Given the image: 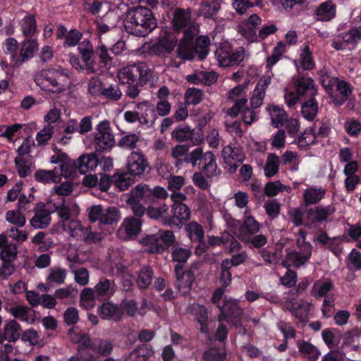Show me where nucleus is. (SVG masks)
Wrapping results in <instances>:
<instances>
[{
  "mask_svg": "<svg viewBox=\"0 0 361 361\" xmlns=\"http://www.w3.org/2000/svg\"><path fill=\"white\" fill-rule=\"evenodd\" d=\"M21 128L20 124L0 126V136L5 137L9 142H14L13 137Z\"/></svg>",
  "mask_w": 361,
  "mask_h": 361,
  "instance_id": "nucleus-61",
  "label": "nucleus"
},
{
  "mask_svg": "<svg viewBox=\"0 0 361 361\" xmlns=\"http://www.w3.org/2000/svg\"><path fill=\"white\" fill-rule=\"evenodd\" d=\"M177 276V287L183 294L189 292L194 281L195 276L190 271H182L181 267L176 266L175 268Z\"/></svg>",
  "mask_w": 361,
  "mask_h": 361,
  "instance_id": "nucleus-30",
  "label": "nucleus"
},
{
  "mask_svg": "<svg viewBox=\"0 0 361 361\" xmlns=\"http://www.w3.org/2000/svg\"><path fill=\"white\" fill-rule=\"evenodd\" d=\"M80 304L85 309L94 306V293L92 288H84L80 294Z\"/></svg>",
  "mask_w": 361,
  "mask_h": 361,
  "instance_id": "nucleus-60",
  "label": "nucleus"
},
{
  "mask_svg": "<svg viewBox=\"0 0 361 361\" xmlns=\"http://www.w3.org/2000/svg\"><path fill=\"white\" fill-rule=\"evenodd\" d=\"M175 242V236L171 231H161L154 235L147 236L145 239L147 245H151L149 251L151 252H160L169 248Z\"/></svg>",
  "mask_w": 361,
  "mask_h": 361,
  "instance_id": "nucleus-11",
  "label": "nucleus"
},
{
  "mask_svg": "<svg viewBox=\"0 0 361 361\" xmlns=\"http://www.w3.org/2000/svg\"><path fill=\"white\" fill-rule=\"evenodd\" d=\"M222 0H203L199 9V15L211 18L219 11Z\"/></svg>",
  "mask_w": 361,
  "mask_h": 361,
  "instance_id": "nucleus-37",
  "label": "nucleus"
},
{
  "mask_svg": "<svg viewBox=\"0 0 361 361\" xmlns=\"http://www.w3.org/2000/svg\"><path fill=\"white\" fill-rule=\"evenodd\" d=\"M78 49L82 59L87 66V73H93L95 71L92 64V57L94 54L93 47L90 41L84 40L78 44Z\"/></svg>",
  "mask_w": 361,
  "mask_h": 361,
  "instance_id": "nucleus-34",
  "label": "nucleus"
},
{
  "mask_svg": "<svg viewBox=\"0 0 361 361\" xmlns=\"http://www.w3.org/2000/svg\"><path fill=\"white\" fill-rule=\"evenodd\" d=\"M20 325L15 320H6L4 323L3 332H0V344L7 341L8 343L16 342L21 335Z\"/></svg>",
  "mask_w": 361,
  "mask_h": 361,
  "instance_id": "nucleus-21",
  "label": "nucleus"
},
{
  "mask_svg": "<svg viewBox=\"0 0 361 361\" xmlns=\"http://www.w3.org/2000/svg\"><path fill=\"white\" fill-rule=\"evenodd\" d=\"M224 294V289L219 288L214 291L212 298V302L216 304L221 311L219 320L220 322L226 320L228 323H231L236 326L238 324L235 319L236 315H238L240 313V310L237 307V300L224 298V304L221 307L219 305V302L222 299Z\"/></svg>",
  "mask_w": 361,
  "mask_h": 361,
  "instance_id": "nucleus-5",
  "label": "nucleus"
},
{
  "mask_svg": "<svg viewBox=\"0 0 361 361\" xmlns=\"http://www.w3.org/2000/svg\"><path fill=\"white\" fill-rule=\"evenodd\" d=\"M23 34L26 37H32L37 31L36 20L33 16L26 15L20 21Z\"/></svg>",
  "mask_w": 361,
  "mask_h": 361,
  "instance_id": "nucleus-47",
  "label": "nucleus"
},
{
  "mask_svg": "<svg viewBox=\"0 0 361 361\" xmlns=\"http://www.w3.org/2000/svg\"><path fill=\"white\" fill-rule=\"evenodd\" d=\"M295 85L298 94L302 98L312 99L317 93L314 82L311 78L301 77L297 80Z\"/></svg>",
  "mask_w": 361,
  "mask_h": 361,
  "instance_id": "nucleus-27",
  "label": "nucleus"
},
{
  "mask_svg": "<svg viewBox=\"0 0 361 361\" xmlns=\"http://www.w3.org/2000/svg\"><path fill=\"white\" fill-rule=\"evenodd\" d=\"M126 27L130 25L135 27V34L144 37L154 30L157 20L151 10L143 6H137L127 11L124 20Z\"/></svg>",
  "mask_w": 361,
  "mask_h": 361,
  "instance_id": "nucleus-1",
  "label": "nucleus"
},
{
  "mask_svg": "<svg viewBox=\"0 0 361 361\" xmlns=\"http://www.w3.org/2000/svg\"><path fill=\"white\" fill-rule=\"evenodd\" d=\"M68 336L73 342L78 344V351L85 361L97 360V357L93 354L88 351L83 353L89 348L92 340L88 336L81 334L78 329H72L68 331Z\"/></svg>",
  "mask_w": 361,
  "mask_h": 361,
  "instance_id": "nucleus-17",
  "label": "nucleus"
},
{
  "mask_svg": "<svg viewBox=\"0 0 361 361\" xmlns=\"http://www.w3.org/2000/svg\"><path fill=\"white\" fill-rule=\"evenodd\" d=\"M267 111L269 114L273 126L279 128L285 124L288 115L283 107L275 104H269L267 106Z\"/></svg>",
  "mask_w": 361,
  "mask_h": 361,
  "instance_id": "nucleus-32",
  "label": "nucleus"
},
{
  "mask_svg": "<svg viewBox=\"0 0 361 361\" xmlns=\"http://www.w3.org/2000/svg\"><path fill=\"white\" fill-rule=\"evenodd\" d=\"M191 23V12L189 8H177L174 11L172 24L175 29L179 30L188 27L185 33H190V28L194 27L190 26Z\"/></svg>",
  "mask_w": 361,
  "mask_h": 361,
  "instance_id": "nucleus-26",
  "label": "nucleus"
},
{
  "mask_svg": "<svg viewBox=\"0 0 361 361\" xmlns=\"http://www.w3.org/2000/svg\"><path fill=\"white\" fill-rule=\"evenodd\" d=\"M172 214L164 219L165 223H168L171 227L174 226L180 229L181 226L190 218V210L185 204H172Z\"/></svg>",
  "mask_w": 361,
  "mask_h": 361,
  "instance_id": "nucleus-16",
  "label": "nucleus"
},
{
  "mask_svg": "<svg viewBox=\"0 0 361 361\" xmlns=\"http://www.w3.org/2000/svg\"><path fill=\"white\" fill-rule=\"evenodd\" d=\"M302 114L308 121H313L317 113V104L314 99H309L302 106Z\"/></svg>",
  "mask_w": 361,
  "mask_h": 361,
  "instance_id": "nucleus-56",
  "label": "nucleus"
},
{
  "mask_svg": "<svg viewBox=\"0 0 361 361\" xmlns=\"http://www.w3.org/2000/svg\"><path fill=\"white\" fill-rule=\"evenodd\" d=\"M185 230L189 238L192 241H203L204 233L202 227L195 221H191L185 226Z\"/></svg>",
  "mask_w": 361,
  "mask_h": 361,
  "instance_id": "nucleus-49",
  "label": "nucleus"
},
{
  "mask_svg": "<svg viewBox=\"0 0 361 361\" xmlns=\"http://www.w3.org/2000/svg\"><path fill=\"white\" fill-rule=\"evenodd\" d=\"M188 312L195 316L196 320L200 325V331L204 334H209V326L212 322L208 320V312L207 308L200 304H192Z\"/></svg>",
  "mask_w": 361,
  "mask_h": 361,
  "instance_id": "nucleus-25",
  "label": "nucleus"
},
{
  "mask_svg": "<svg viewBox=\"0 0 361 361\" xmlns=\"http://www.w3.org/2000/svg\"><path fill=\"white\" fill-rule=\"evenodd\" d=\"M135 71L137 81H139L140 85L145 84L152 77V70L149 66L145 63L135 64Z\"/></svg>",
  "mask_w": 361,
  "mask_h": 361,
  "instance_id": "nucleus-55",
  "label": "nucleus"
},
{
  "mask_svg": "<svg viewBox=\"0 0 361 361\" xmlns=\"http://www.w3.org/2000/svg\"><path fill=\"white\" fill-rule=\"evenodd\" d=\"M298 235L299 237L297 240V244L300 251L288 253L286 258L283 262L284 267H300L304 264L310 258L312 255V245L310 243L305 242L306 233L300 230Z\"/></svg>",
  "mask_w": 361,
  "mask_h": 361,
  "instance_id": "nucleus-6",
  "label": "nucleus"
},
{
  "mask_svg": "<svg viewBox=\"0 0 361 361\" xmlns=\"http://www.w3.org/2000/svg\"><path fill=\"white\" fill-rule=\"evenodd\" d=\"M152 278V268L150 267H144L138 274L137 284L140 288H146L151 283Z\"/></svg>",
  "mask_w": 361,
  "mask_h": 361,
  "instance_id": "nucleus-57",
  "label": "nucleus"
},
{
  "mask_svg": "<svg viewBox=\"0 0 361 361\" xmlns=\"http://www.w3.org/2000/svg\"><path fill=\"white\" fill-rule=\"evenodd\" d=\"M222 157L226 165L225 168L231 172H233L243 161L245 156L240 148L228 145L224 147L222 150Z\"/></svg>",
  "mask_w": 361,
  "mask_h": 361,
  "instance_id": "nucleus-19",
  "label": "nucleus"
},
{
  "mask_svg": "<svg viewBox=\"0 0 361 361\" xmlns=\"http://www.w3.org/2000/svg\"><path fill=\"white\" fill-rule=\"evenodd\" d=\"M59 225L62 227L63 231L66 232L70 237L76 240L92 243L98 242L103 238L102 233L92 232L90 226H83L81 222L78 220L73 219L71 221H60Z\"/></svg>",
  "mask_w": 361,
  "mask_h": 361,
  "instance_id": "nucleus-4",
  "label": "nucleus"
},
{
  "mask_svg": "<svg viewBox=\"0 0 361 361\" xmlns=\"http://www.w3.org/2000/svg\"><path fill=\"white\" fill-rule=\"evenodd\" d=\"M200 166L207 176L212 177L216 174L217 165L215 157L212 152H207L204 154Z\"/></svg>",
  "mask_w": 361,
  "mask_h": 361,
  "instance_id": "nucleus-43",
  "label": "nucleus"
},
{
  "mask_svg": "<svg viewBox=\"0 0 361 361\" xmlns=\"http://www.w3.org/2000/svg\"><path fill=\"white\" fill-rule=\"evenodd\" d=\"M194 30V27L190 28V33H184L182 42L178 47V54L183 59L191 60L197 57L199 60H202L209 53L210 40L207 36L198 37L195 47H192Z\"/></svg>",
  "mask_w": 361,
  "mask_h": 361,
  "instance_id": "nucleus-2",
  "label": "nucleus"
},
{
  "mask_svg": "<svg viewBox=\"0 0 361 361\" xmlns=\"http://www.w3.org/2000/svg\"><path fill=\"white\" fill-rule=\"evenodd\" d=\"M326 190L322 186L310 185L303 192V201L307 205L319 203L326 195Z\"/></svg>",
  "mask_w": 361,
  "mask_h": 361,
  "instance_id": "nucleus-29",
  "label": "nucleus"
},
{
  "mask_svg": "<svg viewBox=\"0 0 361 361\" xmlns=\"http://www.w3.org/2000/svg\"><path fill=\"white\" fill-rule=\"evenodd\" d=\"M50 221V214L45 210H40L31 219L30 224L35 229H42L46 228Z\"/></svg>",
  "mask_w": 361,
  "mask_h": 361,
  "instance_id": "nucleus-45",
  "label": "nucleus"
},
{
  "mask_svg": "<svg viewBox=\"0 0 361 361\" xmlns=\"http://www.w3.org/2000/svg\"><path fill=\"white\" fill-rule=\"evenodd\" d=\"M249 81H246L232 88L228 93V99L234 102V105L228 109L227 114L231 116L239 114L247 102Z\"/></svg>",
  "mask_w": 361,
  "mask_h": 361,
  "instance_id": "nucleus-9",
  "label": "nucleus"
},
{
  "mask_svg": "<svg viewBox=\"0 0 361 361\" xmlns=\"http://www.w3.org/2000/svg\"><path fill=\"white\" fill-rule=\"evenodd\" d=\"M336 208L333 204L326 206L319 205L309 211L310 216L313 221L322 222L328 221L329 219L335 213Z\"/></svg>",
  "mask_w": 361,
  "mask_h": 361,
  "instance_id": "nucleus-31",
  "label": "nucleus"
},
{
  "mask_svg": "<svg viewBox=\"0 0 361 361\" xmlns=\"http://www.w3.org/2000/svg\"><path fill=\"white\" fill-rule=\"evenodd\" d=\"M141 227L142 222L139 218L126 217L117 231L118 236L125 240L133 239L140 233Z\"/></svg>",
  "mask_w": 361,
  "mask_h": 361,
  "instance_id": "nucleus-13",
  "label": "nucleus"
},
{
  "mask_svg": "<svg viewBox=\"0 0 361 361\" xmlns=\"http://www.w3.org/2000/svg\"><path fill=\"white\" fill-rule=\"evenodd\" d=\"M78 168L81 173H86L90 171L96 169L99 164V159L94 153L82 154L78 159Z\"/></svg>",
  "mask_w": 361,
  "mask_h": 361,
  "instance_id": "nucleus-33",
  "label": "nucleus"
},
{
  "mask_svg": "<svg viewBox=\"0 0 361 361\" xmlns=\"http://www.w3.org/2000/svg\"><path fill=\"white\" fill-rule=\"evenodd\" d=\"M98 313L104 319L119 320L123 312L121 310L111 302L104 303L98 310Z\"/></svg>",
  "mask_w": 361,
  "mask_h": 361,
  "instance_id": "nucleus-35",
  "label": "nucleus"
},
{
  "mask_svg": "<svg viewBox=\"0 0 361 361\" xmlns=\"http://www.w3.org/2000/svg\"><path fill=\"white\" fill-rule=\"evenodd\" d=\"M35 81L42 89L54 93L66 90L70 85L68 72L54 68L42 71L35 77Z\"/></svg>",
  "mask_w": 361,
  "mask_h": 361,
  "instance_id": "nucleus-3",
  "label": "nucleus"
},
{
  "mask_svg": "<svg viewBox=\"0 0 361 361\" xmlns=\"http://www.w3.org/2000/svg\"><path fill=\"white\" fill-rule=\"evenodd\" d=\"M15 164L20 177H25L31 172V163L25 158L18 157L15 159Z\"/></svg>",
  "mask_w": 361,
  "mask_h": 361,
  "instance_id": "nucleus-63",
  "label": "nucleus"
},
{
  "mask_svg": "<svg viewBox=\"0 0 361 361\" xmlns=\"http://www.w3.org/2000/svg\"><path fill=\"white\" fill-rule=\"evenodd\" d=\"M66 271L60 267H53L50 269L47 281L51 283L61 284L66 278Z\"/></svg>",
  "mask_w": 361,
  "mask_h": 361,
  "instance_id": "nucleus-58",
  "label": "nucleus"
},
{
  "mask_svg": "<svg viewBox=\"0 0 361 361\" xmlns=\"http://www.w3.org/2000/svg\"><path fill=\"white\" fill-rule=\"evenodd\" d=\"M78 167V162L75 160L67 158L61 164L59 170V174L61 175V178L70 177L75 171V168Z\"/></svg>",
  "mask_w": 361,
  "mask_h": 361,
  "instance_id": "nucleus-59",
  "label": "nucleus"
},
{
  "mask_svg": "<svg viewBox=\"0 0 361 361\" xmlns=\"http://www.w3.org/2000/svg\"><path fill=\"white\" fill-rule=\"evenodd\" d=\"M114 283L108 279L101 280L94 287L99 295H109L114 293Z\"/></svg>",
  "mask_w": 361,
  "mask_h": 361,
  "instance_id": "nucleus-62",
  "label": "nucleus"
},
{
  "mask_svg": "<svg viewBox=\"0 0 361 361\" xmlns=\"http://www.w3.org/2000/svg\"><path fill=\"white\" fill-rule=\"evenodd\" d=\"M135 109L136 110L138 122L140 125L149 127L154 123L156 118L154 114V109L148 102L144 101L137 103L135 105Z\"/></svg>",
  "mask_w": 361,
  "mask_h": 361,
  "instance_id": "nucleus-23",
  "label": "nucleus"
},
{
  "mask_svg": "<svg viewBox=\"0 0 361 361\" xmlns=\"http://www.w3.org/2000/svg\"><path fill=\"white\" fill-rule=\"evenodd\" d=\"M113 344L110 341L101 338H94L91 340L88 349H91L99 355L106 356L113 351Z\"/></svg>",
  "mask_w": 361,
  "mask_h": 361,
  "instance_id": "nucleus-38",
  "label": "nucleus"
},
{
  "mask_svg": "<svg viewBox=\"0 0 361 361\" xmlns=\"http://www.w3.org/2000/svg\"><path fill=\"white\" fill-rule=\"evenodd\" d=\"M118 81L122 84L130 85L137 81L135 65L120 68L117 73Z\"/></svg>",
  "mask_w": 361,
  "mask_h": 361,
  "instance_id": "nucleus-40",
  "label": "nucleus"
},
{
  "mask_svg": "<svg viewBox=\"0 0 361 361\" xmlns=\"http://www.w3.org/2000/svg\"><path fill=\"white\" fill-rule=\"evenodd\" d=\"M273 73L271 72L263 75L257 82L250 98V104L252 108L257 109L263 104L266 90L270 85Z\"/></svg>",
  "mask_w": 361,
  "mask_h": 361,
  "instance_id": "nucleus-18",
  "label": "nucleus"
},
{
  "mask_svg": "<svg viewBox=\"0 0 361 361\" xmlns=\"http://www.w3.org/2000/svg\"><path fill=\"white\" fill-rule=\"evenodd\" d=\"M263 259L269 264H276L282 257V250L281 247L274 249L268 247L259 251Z\"/></svg>",
  "mask_w": 361,
  "mask_h": 361,
  "instance_id": "nucleus-50",
  "label": "nucleus"
},
{
  "mask_svg": "<svg viewBox=\"0 0 361 361\" xmlns=\"http://www.w3.org/2000/svg\"><path fill=\"white\" fill-rule=\"evenodd\" d=\"M285 307L295 317L305 321L309 317L312 304L301 300L295 302L288 300L286 302Z\"/></svg>",
  "mask_w": 361,
  "mask_h": 361,
  "instance_id": "nucleus-20",
  "label": "nucleus"
},
{
  "mask_svg": "<svg viewBox=\"0 0 361 361\" xmlns=\"http://www.w3.org/2000/svg\"><path fill=\"white\" fill-rule=\"evenodd\" d=\"M192 81L195 83L202 82L207 85H210L216 81L218 75L215 72L199 71L194 73Z\"/></svg>",
  "mask_w": 361,
  "mask_h": 361,
  "instance_id": "nucleus-52",
  "label": "nucleus"
},
{
  "mask_svg": "<svg viewBox=\"0 0 361 361\" xmlns=\"http://www.w3.org/2000/svg\"><path fill=\"white\" fill-rule=\"evenodd\" d=\"M279 158L274 154L267 157V162L264 168V174L267 177L271 178L275 176L279 171Z\"/></svg>",
  "mask_w": 361,
  "mask_h": 361,
  "instance_id": "nucleus-51",
  "label": "nucleus"
},
{
  "mask_svg": "<svg viewBox=\"0 0 361 361\" xmlns=\"http://www.w3.org/2000/svg\"><path fill=\"white\" fill-rule=\"evenodd\" d=\"M19 210H9L6 213V221L17 228L23 227L26 223V219Z\"/></svg>",
  "mask_w": 361,
  "mask_h": 361,
  "instance_id": "nucleus-53",
  "label": "nucleus"
},
{
  "mask_svg": "<svg viewBox=\"0 0 361 361\" xmlns=\"http://www.w3.org/2000/svg\"><path fill=\"white\" fill-rule=\"evenodd\" d=\"M88 217L92 222L99 221L102 225L116 224L121 216L115 207H104L100 204L93 205L88 209Z\"/></svg>",
  "mask_w": 361,
  "mask_h": 361,
  "instance_id": "nucleus-7",
  "label": "nucleus"
},
{
  "mask_svg": "<svg viewBox=\"0 0 361 361\" xmlns=\"http://www.w3.org/2000/svg\"><path fill=\"white\" fill-rule=\"evenodd\" d=\"M6 310L16 319H19L27 323H32L34 316L30 314L28 308L25 305H15L6 307Z\"/></svg>",
  "mask_w": 361,
  "mask_h": 361,
  "instance_id": "nucleus-39",
  "label": "nucleus"
},
{
  "mask_svg": "<svg viewBox=\"0 0 361 361\" xmlns=\"http://www.w3.org/2000/svg\"><path fill=\"white\" fill-rule=\"evenodd\" d=\"M150 192V188L147 185H137L130 191L127 204L135 215L144 214L145 205L151 201Z\"/></svg>",
  "mask_w": 361,
  "mask_h": 361,
  "instance_id": "nucleus-8",
  "label": "nucleus"
},
{
  "mask_svg": "<svg viewBox=\"0 0 361 361\" xmlns=\"http://www.w3.org/2000/svg\"><path fill=\"white\" fill-rule=\"evenodd\" d=\"M38 43L36 39H27L23 43L20 58L21 62H25L33 57L35 52L38 49Z\"/></svg>",
  "mask_w": 361,
  "mask_h": 361,
  "instance_id": "nucleus-44",
  "label": "nucleus"
},
{
  "mask_svg": "<svg viewBox=\"0 0 361 361\" xmlns=\"http://www.w3.org/2000/svg\"><path fill=\"white\" fill-rule=\"evenodd\" d=\"M97 131L94 136V144L97 150L111 149L115 145V140L109 122L107 121L99 122L97 126Z\"/></svg>",
  "mask_w": 361,
  "mask_h": 361,
  "instance_id": "nucleus-10",
  "label": "nucleus"
},
{
  "mask_svg": "<svg viewBox=\"0 0 361 361\" xmlns=\"http://www.w3.org/2000/svg\"><path fill=\"white\" fill-rule=\"evenodd\" d=\"M56 37L59 39H64V47H75L81 39L82 33L73 29L69 31L63 25H59L56 31Z\"/></svg>",
  "mask_w": 361,
  "mask_h": 361,
  "instance_id": "nucleus-24",
  "label": "nucleus"
},
{
  "mask_svg": "<svg viewBox=\"0 0 361 361\" xmlns=\"http://www.w3.org/2000/svg\"><path fill=\"white\" fill-rule=\"evenodd\" d=\"M130 176L128 172H118L112 176V182L120 190H126L133 183V180Z\"/></svg>",
  "mask_w": 361,
  "mask_h": 361,
  "instance_id": "nucleus-48",
  "label": "nucleus"
},
{
  "mask_svg": "<svg viewBox=\"0 0 361 361\" xmlns=\"http://www.w3.org/2000/svg\"><path fill=\"white\" fill-rule=\"evenodd\" d=\"M336 5L331 1H326L317 7L314 16L317 20L329 21L336 16Z\"/></svg>",
  "mask_w": 361,
  "mask_h": 361,
  "instance_id": "nucleus-28",
  "label": "nucleus"
},
{
  "mask_svg": "<svg viewBox=\"0 0 361 361\" xmlns=\"http://www.w3.org/2000/svg\"><path fill=\"white\" fill-rule=\"evenodd\" d=\"M147 166V161L141 153L133 152L127 158L126 170L130 176H142Z\"/></svg>",
  "mask_w": 361,
  "mask_h": 361,
  "instance_id": "nucleus-15",
  "label": "nucleus"
},
{
  "mask_svg": "<svg viewBox=\"0 0 361 361\" xmlns=\"http://www.w3.org/2000/svg\"><path fill=\"white\" fill-rule=\"evenodd\" d=\"M59 216L61 219V221H71V217L77 216L80 213L79 207L75 203H68L63 204L57 209Z\"/></svg>",
  "mask_w": 361,
  "mask_h": 361,
  "instance_id": "nucleus-41",
  "label": "nucleus"
},
{
  "mask_svg": "<svg viewBox=\"0 0 361 361\" xmlns=\"http://www.w3.org/2000/svg\"><path fill=\"white\" fill-rule=\"evenodd\" d=\"M35 178L37 181L44 184L58 183L61 180V175L59 170L55 167L52 170L40 169L35 173Z\"/></svg>",
  "mask_w": 361,
  "mask_h": 361,
  "instance_id": "nucleus-36",
  "label": "nucleus"
},
{
  "mask_svg": "<svg viewBox=\"0 0 361 361\" xmlns=\"http://www.w3.org/2000/svg\"><path fill=\"white\" fill-rule=\"evenodd\" d=\"M240 238L243 241H248L249 235L257 233L260 229L259 223L252 216L250 212H244Z\"/></svg>",
  "mask_w": 361,
  "mask_h": 361,
  "instance_id": "nucleus-22",
  "label": "nucleus"
},
{
  "mask_svg": "<svg viewBox=\"0 0 361 361\" xmlns=\"http://www.w3.org/2000/svg\"><path fill=\"white\" fill-rule=\"evenodd\" d=\"M299 63L304 70H311L314 66L312 51L308 44H305L300 49Z\"/></svg>",
  "mask_w": 361,
  "mask_h": 361,
  "instance_id": "nucleus-42",
  "label": "nucleus"
},
{
  "mask_svg": "<svg viewBox=\"0 0 361 361\" xmlns=\"http://www.w3.org/2000/svg\"><path fill=\"white\" fill-rule=\"evenodd\" d=\"M361 39V28H353L349 32L343 33L334 39L331 44L336 50L352 49Z\"/></svg>",
  "mask_w": 361,
  "mask_h": 361,
  "instance_id": "nucleus-14",
  "label": "nucleus"
},
{
  "mask_svg": "<svg viewBox=\"0 0 361 361\" xmlns=\"http://www.w3.org/2000/svg\"><path fill=\"white\" fill-rule=\"evenodd\" d=\"M215 56L221 66L227 67L242 61L244 57V51L241 48L233 50L228 47L222 46L216 49Z\"/></svg>",
  "mask_w": 361,
  "mask_h": 361,
  "instance_id": "nucleus-12",
  "label": "nucleus"
},
{
  "mask_svg": "<svg viewBox=\"0 0 361 361\" xmlns=\"http://www.w3.org/2000/svg\"><path fill=\"white\" fill-rule=\"evenodd\" d=\"M147 351L146 347H139L132 351L125 361H145L147 357L152 353Z\"/></svg>",
  "mask_w": 361,
  "mask_h": 361,
  "instance_id": "nucleus-64",
  "label": "nucleus"
},
{
  "mask_svg": "<svg viewBox=\"0 0 361 361\" xmlns=\"http://www.w3.org/2000/svg\"><path fill=\"white\" fill-rule=\"evenodd\" d=\"M298 348L299 351L302 353L310 361H316L319 355V350L313 345L305 341H298Z\"/></svg>",
  "mask_w": 361,
  "mask_h": 361,
  "instance_id": "nucleus-46",
  "label": "nucleus"
},
{
  "mask_svg": "<svg viewBox=\"0 0 361 361\" xmlns=\"http://www.w3.org/2000/svg\"><path fill=\"white\" fill-rule=\"evenodd\" d=\"M290 190L291 189L289 186L283 185L279 180L269 182L264 188L265 194L269 197L276 196L283 191L290 192Z\"/></svg>",
  "mask_w": 361,
  "mask_h": 361,
  "instance_id": "nucleus-54",
  "label": "nucleus"
}]
</instances>
